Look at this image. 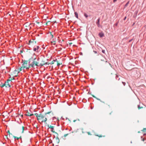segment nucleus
<instances>
[{"label":"nucleus","mask_w":146,"mask_h":146,"mask_svg":"<svg viewBox=\"0 0 146 146\" xmlns=\"http://www.w3.org/2000/svg\"><path fill=\"white\" fill-rule=\"evenodd\" d=\"M50 112L46 113L44 115L41 113L38 114L37 113H35V115L36 116L37 120L39 122L41 123L43 122H46L47 119H50L52 117L50 114Z\"/></svg>","instance_id":"obj_1"},{"label":"nucleus","mask_w":146,"mask_h":146,"mask_svg":"<svg viewBox=\"0 0 146 146\" xmlns=\"http://www.w3.org/2000/svg\"><path fill=\"white\" fill-rule=\"evenodd\" d=\"M39 58H35L33 60V61L31 63H30V64L31 67L33 68H34L35 66H42L44 65H47V63H39Z\"/></svg>","instance_id":"obj_2"},{"label":"nucleus","mask_w":146,"mask_h":146,"mask_svg":"<svg viewBox=\"0 0 146 146\" xmlns=\"http://www.w3.org/2000/svg\"><path fill=\"white\" fill-rule=\"evenodd\" d=\"M23 62L22 66H23L24 68H25L26 69H29V68L31 67L30 65V64H31L30 61L29 62V64H28L27 61L25 60L24 61H23Z\"/></svg>","instance_id":"obj_3"},{"label":"nucleus","mask_w":146,"mask_h":146,"mask_svg":"<svg viewBox=\"0 0 146 146\" xmlns=\"http://www.w3.org/2000/svg\"><path fill=\"white\" fill-rule=\"evenodd\" d=\"M11 82V80H8L4 83L5 86L6 87H9L11 86L10 83Z\"/></svg>","instance_id":"obj_4"},{"label":"nucleus","mask_w":146,"mask_h":146,"mask_svg":"<svg viewBox=\"0 0 146 146\" xmlns=\"http://www.w3.org/2000/svg\"><path fill=\"white\" fill-rule=\"evenodd\" d=\"M40 48L39 46H37L36 47L33 48V50L34 51L38 52L40 51Z\"/></svg>","instance_id":"obj_5"},{"label":"nucleus","mask_w":146,"mask_h":146,"mask_svg":"<svg viewBox=\"0 0 146 146\" xmlns=\"http://www.w3.org/2000/svg\"><path fill=\"white\" fill-rule=\"evenodd\" d=\"M145 106L142 103H140L139 105H137V107L139 109L145 108Z\"/></svg>","instance_id":"obj_6"},{"label":"nucleus","mask_w":146,"mask_h":146,"mask_svg":"<svg viewBox=\"0 0 146 146\" xmlns=\"http://www.w3.org/2000/svg\"><path fill=\"white\" fill-rule=\"evenodd\" d=\"M48 128H50L51 129V131L52 132H54L55 131L54 130V127L51 125H48Z\"/></svg>","instance_id":"obj_7"},{"label":"nucleus","mask_w":146,"mask_h":146,"mask_svg":"<svg viewBox=\"0 0 146 146\" xmlns=\"http://www.w3.org/2000/svg\"><path fill=\"white\" fill-rule=\"evenodd\" d=\"M100 18H98L97 20V22L96 23V24H97V26L98 27H100V26H101L100 25Z\"/></svg>","instance_id":"obj_8"},{"label":"nucleus","mask_w":146,"mask_h":146,"mask_svg":"<svg viewBox=\"0 0 146 146\" xmlns=\"http://www.w3.org/2000/svg\"><path fill=\"white\" fill-rule=\"evenodd\" d=\"M57 59H56L55 60H54L52 61L50 63H48V62H45V63H47V64L49 65V64H54V62H55L56 60Z\"/></svg>","instance_id":"obj_9"},{"label":"nucleus","mask_w":146,"mask_h":146,"mask_svg":"<svg viewBox=\"0 0 146 146\" xmlns=\"http://www.w3.org/2000/svg\"><path fill=\"white\" fill-rule=\"evenodd\" d=\"M99 35L100 37L102 38L104 36V34L103 33H99Z\"/></svg>","instance_id":"obj_10"},{"label":"nucleus","mask_w":146,"mask_h":146,"mask_svg":"<svg viewBox=\"0 0 146 146\" xmlns=\"http://www.w3.org/2000/svg\"><path fill=\"white\" fill-rule=\"evenodd\" d=\"M29 43L28 44H30L31 43H34L35 42L36 43V42L34 41V40L33 39H32V40H30L29 41Z\"/></svg>","instance_id":"obj_11"},{"label":"nucleus","mask_w":146,"mask_h":146,"mask_svg":"<svg viewBox=\"0 0 146 146\" xmlns=\"http://www.w3.org/2000/svg\"><path fill=\"white\" fill-rule=\"evenodd\" d=\"M26 116H32L33 115V114H30L29 113L27 112V113L25 115Z\"/></svg>","instance_id":"obj_12"},{"label":"nucleus","mask_w":146,"mask_h":146,"mask_svg":"<svg viewBox=\"0 0 146 146\" xmlns=\"http://www.w3.org/2000/svg\"><path fill=\"white\" fill-rule=\"evenodd\" d=\"M52 120H53V121H57L58 120V118H56L55 117H53Z\"/></svg>","instance_id":"obj_13"},{"label":"nucleus","mask_w":146,"mask_h":146,"mask_svg":"<svg viewBox=\"0 0 146 146\" xmlns=\"http://www.w3.org/2000/svg\"><path fill=\"white\" fill-rule=\"evenodd\" d=\"M74 14L75 15V16L77 18V19L78 18V13L77 12H74Z\"/></svg>","instance_id":"obj_14"},{"label":"nucleus","mask_w":146,"mask_h":146,"mask_svg":"<svg viewBox=\"0 0 146 146\" xmlns=\"http://www.w3.org/2000/svg\"><path fill=\"white\" fill-rule=\"evenodd\" d=\"M5 85L4 83H1L0 84V87L1 88L3 87L4 86H5Z\"/></svg>","instance_id":"obj_15"},{"label":"nucleus","mask_w":146,"mask_h":146,"mask_svg":"<svg viewBox=\"0 0 146 146\" xmlns=\"http://www.w3.org/2000/svg\"><path fill=\"white\" fill-rule=\"evenodd\" d=\"M24 68H23V66H22V67H21L20 68H19V70L20 71H21L23 70L24 69Z\"/></svg>","instance_id":"obj_16"},{"label":"nucleus","mask_w":146,"mask_h":146,"mask_svg":"<svg viewBox=\"0 0 146 146\" xmlns=\"http://www.w3.org/2000/svg\"><path fill=\"white\" fill-rule=\"evenodd\" d=\"M115 78L117 80H119L120 79V78L119 77V76L117 75H116Z\"/></svg>","instance_id":"obj_17"},{"label":"nucleus","mask_w":146,"mask_h":146,"mask_svg":"<svg viewBox=\"0 0 146 146\" xmlns=\"http://www.w3.org/2000/svg\"><path fill=\"white\" fill-rule=\"evenodd\" d=\"M93 52H94V53H95V54H96V55L97 56H98L99 55V53L97 51H95V50H94Z\"/></svg>","instance_id":"obj_18"},{"label":"nucleus","mask_w":146,"mask_h":146,"mask_svg":"<svg viewBox=\"0 0 146 146\" xmlns=\"http://www.w3.org/2000/svg\"><path fill=\"white\" fill-rule=\"evenodd\" d=\"M51 42L52 44L55 45L56 44L55 41L53 40V41H52Z\"/></svg>","instance_id":"obj_19"},{"label":"nucleus","mask_w":146,"mask_h":146,"mask_svg":"<svg viewBox=\"0 0 146 146\" xmlns=\"http://www.w3.org/2000/svg\"><path fill=\"white\" fill-rule=\"evenodd\" d=\"M84 15L86 18H87L88 17V15L86 13H84Z\"/></svg>","instance_id":"obj_20"},{"label":"nucleus","mask_w":146,"mask_h":146,"mask_svg":"<svg viewBox=\"0 0 146 146\" xmlns=\"http://www.w3.org/2000/svg\"><path fill=\"white\" fill-rule=\"evenodd\" d=\"M96 135L98 136L99 137H104L105 136H102L100 135Z\"/></svg>","instance_id":"obj_21"},{"label":"nucleus","mask_w":146,"mask_h":146,"mask_svg":"<svg viewBox=\"0 0 146 146\" xmlns=\"http://www.w3.org/2000/svg\"><path fill=\"white\" fill-rule=\"evenodd\" d=\"M129 3V1H128V2H127V3L125 4V7H127V5H128Z\"/></svg>","instance_id":"obj_22"},{"label":"nucleus","mask_w":146,"mask_h":146,"mask_svg":"<svg viewBox=\"0 0 146 146\" xmlns=\"http://www.w3.org/2000/svg\"><path fill=\"white\" fill-rule=\"evenodd\" d=\"M24 128H25V127H24L23 126L22 127V133H23V131H24Z\"/></svg>","instance_id":"obj_23"},{"label":"nucleus","mask_w":146,"mask_h":146,"mask_svg":"<svg viewBox=\"0 0 146 146\" xmlns=\"http://www.w3.org/2000/svg\"><path fill=\"white\" fill-rule=\"evenodd\" d=\"M14 138L15 139H17L18 140L19 139V138L17 137H15V136H14Z\"/></svg>","instance_id":"obj_24"},{"label":"nucleus","mask_w":146,"mask_h":146,"mask_svg":"<svg viewBox=\"0 0 146 146\" xmlns=\"http://www.w3.org/2000/svg\"><path fill=\"white\" fill-rule=\"evenodd\" d=\"M68 135V133H67V134H64V137H66Z\"/></svg>","instance_id":"obj_25"},{"label":"nucleus","mask_w":146,"mask_h":146,"mask_svg":"<svg viewBox=\"0 0 146 146\" xmlns=\"http://www.w3.org/2000/svg\"><path fill=\"white\" fill-rule=\"evenodd\" d=\"M141 140L142 141H144V138H143L142 137H141Z\"/></svg>","instance_id":"obj_26"},{"label":"nucleus","mask_w":146,"mask_h":146,"mask_svg":"<svg viewBox=\"0 0 146 146\" xmlns=\"http://www.w3.org/2000/svg\"><path fill=\"white\" fill-rule=\"evenodd\" d=\"M122 83H123V85L124 86H125L126 84V83L125 82H122Z\"/></svg>","instance_id":"obj_27"},{"label":"nucleus","mask_w":146,"mask_h":146,"mask_svg":"<svg viewBox=\"0 0 146 146\" xmlns=\"http://www.w3.org/2000/svg\"><path fill=\"white\" fill-rule=\"evenodd\" d=\"M87 133L88 135H92L90 132H87Z\"/></svg>","instance_id":"obj_28"},{"label":"nucleus","mask_w":146,"mask_h":146,"mask_svg":"<svg viewBox=\"0 0 146 146\" xmlns=\"http://www.w3.org/2000/svg\"><path fill=\"white\" fill-rule=\"evenodd\" d=\"M93 96V97L95 98H96V99H97V100H100V99H98V98H96V97L95 96H94L93 95V96Z\"/></svg>","instance_id":"obj_29"},{"label":"nucleus","mask_w":146,"mask_h":146,"mask_svg":"<svg viewBox=\"0 0 146 146\" xmlns=\"http://www.w3.org/2000/svg\"><path fill=\"white\" fill-rule=\"evenodd\" d=\"M102 52L104 53H105V50H102Z\"/></svg>","instance_id":"obj_30"},{"label":"nucleus","mask_w":146,"mask_h":146,"mask_svg":"<svg viewBox=\"0 0 146 146\" xmlns=\"http://www.w3.org/2000/svg\"><path fill=\"white\" fill-rule=\"evenodd\" d=\"M133 40V39H131L129 40V42H131Z\"/></svg>","instance_id":"obj_31"},{"label":"nucleus","mask_w":146,"mask_h":146,"mask_svg":"<svg viewBox=\"0 0 146 146\" xmlns=\"http://www.w3.org/2000/svg\"><path fill=\"white\" fill-rule=\"evenodd\" d=\"M20 53H21L23 52V50H20Z\"/></svg>","instance_id":"obj_32"},{"label":"nucleus","mask_w":146,"mask_h":146,"mask_svg":"<svg viewBox=\"0 0 146 146\" xmlns=\"http://www.w3.org/2000/svg\"><path fill=\"white\" fill-rule=\"evenodd\" d=\"M117 0H113V3L115 2Z\"/></svg>","instance_id":"obj_33"},{"label":"nucleus","mask_w":146,"mask_h":146,"mask_svg":"<svg viewBox=\"0 0 146 146\" xmlns=\"http://www.w3.org/2000/svg\"><path fill=\"white\" fill-rule=\"evenodd\" d=\"M7 133H9V135H10V134H11L9 131H7Z\"/></svg>","instance_id":"obj_34"},{"label":"nucleus","mask_w":146,"mask_h":146,"mask_svg":"<svg viewBox=\"0 0 146 146\" xmlns=\"http://www.w3.org/2000/svg\"><path fill=\"white\" fill-rule=\"evenodd\" d=\"M58 64H57V66H59L60 65V64H59L58 62V61H57Z\"/></svg>","instance_id":"obj_35"},{"label":"nucleus","mask_w":146,"mask_h":146,"mask_svg":"<svg viewBox=\"0 0 146 146\" xmlns=\"http://www.w3.org/2000/svg\"><path fill=\"white\" fill-rule=\"evenodd\" d=\"M126 17H125L124 18V19L123 20H125L126 19Z\"/></svg>","instance_id":"obj_36"},{"label":"nucleus","mask_w":146,"mask_h":146,"mask_svg":"<svg viewBox=\"0 0 146 146\" xmlns=\"http://www.w3.org/2000/svg\"><path fill=\"white\" fill-rule=\"evenodd\" d=\"M44 63V61H42V63Z\"/></svg>","instance_id":"obj_37"},{"label":"nucleus","mask_w":146,"mask_h":146,"mask_svg":"<svg viewBox=\"0 0 146 146\" xmlns=\"http://www.w3.org/2000/svg\"><path fill=\"white\" fill-rule=\"evenodd\" d=\"M117 24H118V23H116L115 24V25H116V26H117Z\"/></svg>","instance_id":"obj_38"},{"label":"nucleus","mask_w":146,"mask_h":146,"mask_svg":"<svg viewBox=\"0 0 146 146\" xmlns=\"http://www.w3.org/2000/svg\"><path fill=\"white\" fill-rule=\"evenodd\" d=\"M51 36H52V38L53 37V35H51Z\"/></svg>","instance_id":"obj_39"},{"label":"nucleus","mask_w":146,"mask_h":146,"mask_svg":"<svg viewBox=\"0 0 146 146\" xmlns=\"http://www.w3.org/2000/svg\"><path fill=\"white\" fill-rule=\"evenodd\" d=\"M68 119L69 120V119H68L67 118H66V119Z\"/></svg>","instance_id":"obj_40"},{"label":"nucleus","mask_w":146,"mask_h":146,"mask_svg":"<svg viewBox=\"0 0 146 146\" xmlns=\"http://www.w3.org/2000/svg\"><path fill=\"white\" fill-rule=\"evenodd\" d=\"M146 129V128H144L143 129V130H145Z\"/></svg>","instance_id":"obj_41"},{"label":"nucleus","mask_w":146,"mask_h":146,"mask_svg":"<svg viewBox=\"0 0 146 146\" xmlns=\"http://www.w3.org/2000/svg\"><path fill=\"white\" fill-rule=\"evenodd\" d=\"M145 134H145V133H144V134H143L144 135H145Z\"/></svg>","instance_id":"obj_42"}]
</instances>
